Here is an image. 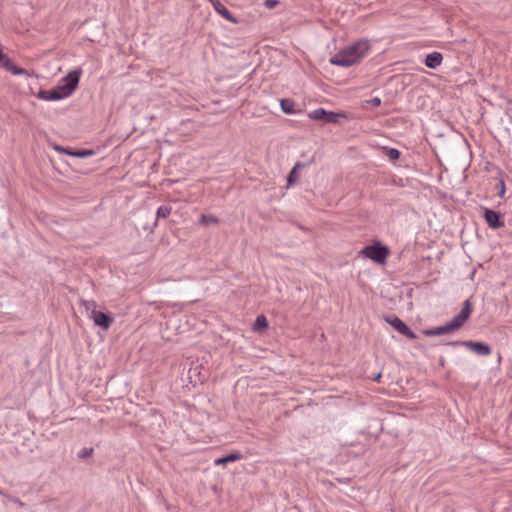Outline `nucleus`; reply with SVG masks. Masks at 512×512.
Returning a JSON list of instances; mask_svg holds the SVG:
<instances>
[{
  "label": "nucleus",
  "mask_w": 512,
  "mask_h": 512,
  "mask_svg": "<svg viewBox=\"0 0 512 512\" xmlns=\"http://www.w3.org/2000/svg\"><path fill=\"white\" fill-rule=\"evenodd\" d=\"M472 311V303L469 299H467L463 302V306L460 312L456 316H454L449 322L439 327L423 329L422 333L428 337L450 334L460 329L465 324V322L470 318Z\"/></svg>",
  "instance_id": "nucleus-1"
},
{
  "label": "nucleus",
  "mask_w": 512,
  "mask_h": 512,
  "mask_svg": "<svg viewBox=\"0 0 512 512\" xmlns=\"http://www.w3.org/2000/svg\"><path fill=\"white\" fill-rule=\"evenodd\" d=\"M389 248L380 241H374L371 245L363 247L359 255L372 260L377 264H384L389 256Z\"/></svg>",
  "instance_id": "nucleus-2"
},
{
  "label": "nucleus",
  "mask_w": 512,
  "mask_h": 512,
  "mask_svg": "<svg viewBox=\"0 0 512 512\" xmlns=\"http://www.w3.org/2000/svg\"><path fill=\"white\" fill-rule=\"evenodd\" d=\"M81 73L80 69L71 70L57 85L65 98L71 96L78 88Z\"/></svg>",
  "instance_id": "nucleus-3"
},
{
  "label": "nucleus",
  "mask_w": 512,
  "mask_h": 512,
  "mask_svg": "<svg viewBox=\"0 0 512 512\" xmlns=\"http://www.w3.org/2000/svg\"><path fill=\"white\" fill-rule=\"evenodd\" d=\"M308 117L327 124H338L340 118L347 119V115L344 112L327 111L324 108H318L309 112Z\"/></svg>",
  "instance_id": "nucleus-4"
},
{
  "label": "nucleus",
  "mask_w": 512,
  "mask_h": 512,
  "mask_svg": "<svg viewBox=\"0 0 512 512\" xmlns=\"http://www.w3.org/2000/svg\"><path fill=\"white\" fill-rule=\"evenodd\" d=\"M444 344L453 346V347L463 346L480 356H487L492 351L491 346L488 343L479 342V341H472V340L448 341V342H445Z\"/></svg>",
  "instance_id": "nucleus-5"
},
{
  "label": "nucleus",
  "mask_w": 512,
  "mask_h": 512,
  "mask_svg": "<svg viewBox=\"0 0 512 512\" xmlns=\"http://www.w3.org/2000/svg\"><path fill=\"white\" fill-rule=\"evenodd\" d=\"M482 216L491 229H499L504 227V215L499 211L487 207H481Z\"/></svg>",
  "instance_id": "nucleus-6"
},
{
  "label": "nucleus",
  "mask_w": 512,
  "mask_h": 512,
  "mask_svg": "<svg viewBox=\"0 0 512 512\" xmlns=\"http://www.w3.org/2000/svg\"><path fill=\"white\" fill-rule=\"evenodd\" d=\"M384 320L391 325L398 333L407 337L408 339L414 340L417 335L410 329V327L396 315H387Z\"/></svg>",
  "instance_id": "nucleus-7"
},
{
  "label": "nucleus",
  "mask_w": 512,
  "mask_h": 512,
  "mask_svg": "<svg viewBox=\"0 0 512 512\" xmlns=\"http://www.w3.org/2000/svg\"><path fill=\"white\" fill-rule=\"evenodd\" d=\"M94 324L104 330H108L114 322V317L110 312H103L97 309H92L89 316Z\"/></svg>",
  "instance_id": "nucleus-8"
},
{
  "label": "nucleus",
  "mask_w": 512,
  "mask_h": 512,
  "mask_svg": "<svg viewBox=\"0 0 512 512\" xmlns=\"http://www.w3.org/2000/svg\"><path fill=\"white\" fill-rule=\"evenodd\" d=\"M369 49L370 44L367 40H358L343 50L348 54L356 57V62L358 63L368 53Z\"/></svg>",
  "instance_id": "nucleus-9"
},
{
  "label": "nucleus",
  "mask_w": 512,
  "mask_h": 512,
  "mask_svg": "<svg viewBox=\"0 0 512 512\" xmlns=\"http://www.w3.org/2000/svg\"><path fill=\"white\" fill-rule=\"evenodd\" d=\"M330 64L341 67H350L356 64V57L348 54L344 50H340L329 60Z\"/></svg>",
  "instance_id": "nucleus-10"
},
{
  "label": "nucleus",
  "mask_w": 512,
  "mask_h": 512,
  "mask_svg": "<svg viewBox=\"0 0 512 512\" xmlns=\"http://www.w3.org/2000/svg\"><path fill=\"white\" fill-rule=\"evenodd\" d=\"M213 6L214 10L221 15L227 21L237 24L239 20L219 1V0H208Z\"/></svg>",
  "instance_id": "nucleus-11"
},
{
  "label": "nucleus",
  "mask_w": 512,
  "mask_h": 512,
  "mask_svg": "<svg viewBox=\"0 0 512 512\" xmlns=\"http://www.w3.org/2000/svg\"><path fill=\"white\" fill-rule=\"evenodd\" d=\"M37 97L39 99L46 100V101H58V100L65 99L64 95L62 94V92L60 91L58 86H55L49 90L41 89L38 92Z\"/></svg>",
  "instance_id": "nucleus-12"
},
{
  "label": "nucleus",
  "mask_w": 512,
  "mask_h": 512,
  "mask_svg": "<svg viewBox=\"0 0 512 512\" xmlns=\"http://www.w3.org/2000/svg\"><path fill=\"white\" fill-rule=\"evenodd\" d=\"M443 55L440 52L434 51L426 55L424 64L429 69H436L441 65Z\"/></svg>",
  "instance_id": "nucleus-13"
},
{
  "label": "nucleus",
  "mask_w": 512,
  "mask_h": 512,
  "mask_svg": "<svg viewBox=\"0 0 512 512\" xmlns=\"http://www.w3.org/2000/svg\"><path fill=\"white\" fill-rule=\"evenodd\" d=\"M243 458V455L241 452L239 451H232L222 457H219V458H216L214 460V464L215 465H225L227 463H230V462H235V461H238V460H241Z\"/></svg>",
  "instance_id": "nucleus-14"
},
{
  "label": "nucleus",
  "mask_w": 512,
  "mask_h": 512,
  "mask_svg": "<svg viewBox=\"0 0 512 512\" xmlns=\"http://www.w3.org/2000/svg\"><path fill=\"white\" fill-rule=\"evenodd\" d=\"M66 154L76 158H88L96 155V151L93 149L69 147L68 151H66Z\"/></svg>",
  "instance_id": "nucleus-15"
},
{
  "label": "nucleus",
  "mask_w": 512,
  "mask_h": 512,
  "mask_svg": "<svg viewBox=\"0 0 512 512\" xmlns=\"http://www.w3.org/2000/svg\"><path fill=\"white\" fill-rule=\"evenodd\" d=\"M307 164L303 162H297L293 168L290 170V172L287 175V186H292L298 182L299 174L298 171L304 167H306Z\"/></svg>",
  "instance_id": "nucleus-16"
},
{
  "label": "nucleus",
  "mask_w": 512,
  "mask_h": 512,
  "mask_svg": "<svg viewBox=\"0 0 512 512\" xmlns=\"http://www.w3.org/2000/svg\"><path fill=\"white\" fill-rule=\"evenodd\" d=\"M268 320L264 315H259L256 317L254 324H253V330L255 332H263L268 328Z\"/></svg>",
  "instance_id": "nucleus-17"
},
{
  "label": "nucleus",
  "mask_w": 512,
  "mask_h": 512,
  "mask_svg": "<svg viewBox=\"0 0 512 512\" xmlns=\"http://www.w3.org/2000/svg\"><path fill=\"white\" fill-rule=\"evenodd\" d=\"M280 106L285 114L295 113V102L289 98H283L280 100Z\"/></svg>",
  "instance_id": "nucleus-18"
},
{
  "label": "nucleus",
  "mask_w": 512,
  "mask_h": 512,
  "mask_svg": "<svg viewBox=\"0 0 512 512\" xmlns=\"http://www.w3.org/2000/svg\"><path fill=\"white\" fill-rule=\"evenodd\" d=\"M172 212V207L170 205H161L156 212V220L154 225H157V221L160 218H167Z\"/></svg>",
  "instance_id": "nucleus-19"
},
{
  "label": "nucleus",
  "mask_w": 512,
  "mask_h": 512,
  "mask_svg": "<svg viewBox=\"0 0 512 512\" xmlns=\"http://www.w3.org/2000/svg\"><path fill=\"white\" fill-rule=\"evenodd\" d=\"M385 155L392 161H396L400 158L401 152L396 148L384 147Z\"/></svg>",
  "instance_id": "nucleus-20"
},
{
  "label": "nucleus",
  "mask_w": 512,
  "mask_h": 512,
  "mask_svg": "<svg viewBox=\"0 0 512 512\" xmlns=\"http://www.w3.org/2000/svg\"><path fill=\"white\" fill-rule=\"evenodd\" d=\"M199 222L200 224L207 226L210 224H217L219 222V219L213 215L202 214Z\"/></svg>",
  "instance_id": "nucleus-21"
},
{
  "label": "nucleus",
  "mask_w": 512,
  "mask_h": 512,
  "mask_svg": "<svg viewBox=\"0 0 512 512\" xmlns=\"http://www.w3.org/2000/svg\"><path fill=\"white\" fill-rule=\"evenodd\" d=\"M194 377H198V381L203 382L205 380V376L201 377V373L199 371V366L192 367L189 369V379L192 382Z\"/></svg>",
  "instance_id": "nucleus-22"
},
{
  "label": "nucleus",
  "mask_w": 512,
  "mask_h": 512,
  "mask_svg": "<svg viewBox=\"0 0 512 512\" xmlns=\"http://www.w3.org/2000/svg\"><path fill=\"white\" fill-rule=\"evenodd\" d=\"M94 452V449L93 448H87V447H84L82 448L79 452H78V457L79 458H88L90 457Z\"/></svg>",
  "instance_id": "nucleus-23"
},
{
  "label": "nucleus",
  "mask_w": 512,
  "mask_h": 512,
  "mask_svg": "<svg viewBox=\"0 0 512 512\" xmlns=\"http://www.w3.org/2000/svg\"><path fill=\"white\" fill-rule=\"evenodd\" d=\"M82 305L85 307L86 311H92V309H96V302L95 301H83Z\"/></svg>",
  "instance_id": "nucleus-24"
},
{
  "label": "nucleus",
  "mask_w": 512,
  "mask_h": 512,
  "mask_svg": "<svg viewBox=\"0 0 512 512\" xmlns=\"http://www.w3.org/2000/svg\"><path fill=\"white\" fill-rule=\"evenodd\" d=\"M497 188L499 189L498 196L503 197L505 194V183L503 180L499 181V183L497 184Z\"/></svg>",
  "instance_id": "nucleus-25"
},
{
  "label": "nucleus",
  "mask_w": 512,
  "mask_h": 512,
  "mask_svg": "<svg viewBox=\"0 0 512 512\" xmlns=\"http://www.w3.org/2000/svg\"><path fill=\"white\" fill-rule=\"evenodd\" d=\"M278 3H279L278 0H266L265 1L266 7L270 8V9L276 7L278 5Z\"/></svg>",
  "instance_id": "nucleus-26"
},
{
  "label": "nucleus",
  "mask_w": 512,
  "mask_h": 512,
  "mask_svg": "<svg viewBox=\"0 0 512 512\" xmlns=\"http://www.w3.org/2000/svg\"><path fill=\"white\" fill-rule=\"evenodd\" d=\"M369 103L374 107H378L381 105V99L379 97H374L371 100H369Z\"/></svg>",
  "instance_id": "nucleus-27"
},
{
  "label": "nucleus",
  "mask_w": 512,
  "mask_h": 512,
  "mask_svg": "<svg viewBox=\"0 0 512 512\" xmlns=\"http://www.w3.org/2000/svg\"><path fill=\"white\" fill-rule=\"evenodd\" d=\"M54 150H56L57 152L59 153H64L66 154V151H68V148L69 147H64V146H60V145H55L54 147Z\"/></svg>",
  "instance_id": "nucleus-28"
},
{
  "label": "nucleus",
  "mask_w": 512,
  "mask_h": 512,
  "mask_svg": "<svg viewBox=\"0 0 512 512\" xmlns=\"http://www.w3.org/2000/svg\"><path fill=\"white\" fill-rule=\"evenodd\" d=\"M381 378H382V373H381V372H379V373H377V374L372 378V380H373V381H375V382H377V383H380V382H381Z\"/></svg>",
  "instance_id": "nucleus-29"
}]
</instances>
